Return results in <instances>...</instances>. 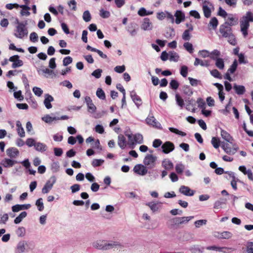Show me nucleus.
<instances>
[{"label":"nucleus","mask_w":253,"mask_h":253,"mask_svg":"<svg viewBox=\"0 0 253 253\" xmlns=\"http://www.w3.org/2000/svg\"><path fill=\"white\" fill-rule=\"evenodd\" d=\"M250 22H253V14L248 11L240 20L241 31L244 37H246L248 34V30L250 26Z\"/></svg>","instance_id":"1"},{"label":"nucleus","mask_w":253,"mask_h":253,"mask_svg":"<svg viewBox=\"0 0 253 253\" xmlns=\"http://www.w3.org/2000/svg\"><path fill=\"white\" fill-rule=\"evenodd\" d=\"M15 23L16 24L14 31V35L17 38L23 39L26 37L28 34V31L26 27V24L20 22L18 19H16Z\"/></svg>","instance_id":"2"},{"label":"nucleus","mask_w":253,"mask_h":253,"mask_svg":"<svg viewBox=\"0 0 253 253\" xmlns=\"http://www.w3.org/2000/svg\"><path fill=\"white\" fill-rule=\"evenodd\" d=\"M123 246L121 243L117 241H107L105 240L104 251L110 250H121Z\"/></svg>","instance_id":"3"},{"label":"nucleus","mask_w":253,"mask_h":253,"mask_svg":"<svg viewBox=\"0 0 253 253\" xmlns=\"http://www.w3.org/2000/svg\"><path fill=\"white\" fill-rule=\"evenodd\" d=\"M56 182V177L55 176H51L46 182L44 186L42 189L43 194L48 193L52 188L54 184Z\"/></svg>","instance_id":"4"},{"label":"nucleus","mask_w":253,"mask_h":253,"mask_svg":"<svg viewBox=\"0 0 253 253\" xmlns=\"http://www.w3.org/2000/svg\"><path fill=\"white\" fill-rule=\"evenodd\" d=\"M157 157L152 154H147L144 160L143 164L145 166H148L150 168H153L156 166V162Z\"/></svg>","instance_id":"5"},{"label":"nucleus","mask_w":253,"mask_h":253,"mask_svg":"<svg viewBox=\"0 0 253 253\" xmlns=\"http://www.w3.org/2000/svg\"><path fill=\"white\" fill-rule=\"evenodd\" d=\"M202 9L205 16L206 18H209L211 15V11L213 9V7L209 0H205L203 2Z\"/></svg>","instance_id":"6"},{"label":"nucleus","mask_w":253,"mask_h":253,"mask_svg":"<svg viewBox=\"0 0 253 253\" xmlns=\"http://www.w3.org/2000/svg\"><path fill=\"white\" fill-rule=\"evenodd\" d=\"M219 32L222 35V37L224 38H227L232 33V29L230 26L227 25V22H225L220 26Z\"/></svg>","instance_id":"7"},{"label":"nucleus","mask_w":253,"mask_h":253,"mask_svg":"<svg viewBox=\"0 0 253 253\" xmlns=\"http://www.w3.org/2000/svg\"><path fill=\"white\" fill-rule=\"evenodd\" d=\"M224 151L229 155H234L238 150L239 148L236 144L232 145V148L229 147L228 144L223 143L221 146Z\"/></svg>","instance_id":"8"},{"label":"nucleus","mask_w":253,"mask_h":253,"mask_svg":"<svg viewBox=\"0 0 253 253\" xmlns=\"http://www.w3.org/2000/svg\"><path fill=\"white\" fill-rule=\"evenodd\" d=\"M133 170L136 173L142 176L145 175L148 172L146 166L142 164L135 165L133 168Z\"/></svg>","instance_id":"9"},{"label":"nucleus","mask_w":253,"mask_h":253,"mask_svg":"<svg viewBox=\"0 0 253 253\" xmlns=\"http://www.w3.org/2000/svg\"><path fill=\"white\" fill-rule=\"evenodd\" d=\"M9 61L13 62L12 65V67L13 68L20 67L23 65V61L19 59V56L17 55L10 57L9 59Z\"/></svg>","instance_id":"10"},{"label":"nucleus","mask_w":253,"mask_h":253,"mask_svg":"<svg viewBox=\"0 0 253 253\" xmlns=\"http://www.w3.org/2000/svg\"><path fill=\"white\" fill-rule=\"evenodd\" d=\"M153 28V23L148 18H145L141 25V29L144 31H151Z\"/></svg>","instance_id":"11"},{"label":"nucleus","mask_w":253,"mask_h":253,"mask_svg":"<svg viewBox=\"0 0 253 253\" xmlns=\"http://www.w3.org/2000/svg\"><path fill=\"white\" fill-rule=\"evenodd\" d=\"M207 249L208 250L216 251L224 253H228L235 251V249L232 248L218 247L214 246L208 247Z\"/></svg>","instance_id":"12"},{"label":"nucleus","mask_w":253,"mask_h":253,"mask_svg":"<svg viewBox=\"0 0 253 253\" xmlns=\"http://www.w3.org/2000/svg\"><path fill=\"white\" fill-rule=\"evenodd\" d=\"M162 148L163 153L168 154L174 150V145L172 142L167 141L162 145Z\"/></svg>","instance_id":"13"},{"label":"nucleus","mask_w":253,"mask_h":253,"mask_svg":"<svg viewBox=\"0 0 253 253\" xmlns=\"http://www.w3.org/2000/svg\"><path fill=\"white\" fill-rule=\"evenodd\" d=\"M28 247V243L25 241H20L16 247V253H23L28 251L27 249Z\"/></svg>","instance_id":"14"},{"label":"nucleus","mask_w":253,"mask_h":253,"mask_svg":"<svg viewBox=\"0 0 253 253\" xmlns=\"http://www.w3.org/2000/svg\"><path fill=\"white\" fill-rule=\"evenodd\" d=\"M146 123L153 127L160 128L161 127V124L156 120L154 116H149L146 119Z\"/></svg>","instance_id":"15"},{"label":"nucleus","mask_w":253,"mask_h":253,"mask_svg":"<svg viewBox=\"0 0 253 253\" xmlns=\"http://www.w3.org/2000/svg\"><path fill=\"white\" fill-rule=\"evenodd\" d=\"M179 192L187 196H192L194 194V191L190 189L188 187L186 186H181L179 189Z\"/></svg>","instance_id":"16"},{"label":"nucleus","mask_w":253,"mask_h":253,"mask_svg":"<svg viewBox=\"0 0 253 253\" xmlns=\"http://www.w3.org/2000/svg\"><path fill=\"white\" fill-rule=\"evenodd\" d=\"M174 17H175L174 22L177 24H180L185 20V14L180 10H176L175 11L174 13Z\"/></svg>","instance_id":"17"},{"label":"nucleus","mask_w":253,"mask_h":253,"mask_svg":"<svg viewBox=\"0 0 253 253\" xmlns=\"http://www.w3.org/2000/svg\"><path fill=\"white\" fill-rule=\"evenodd\" d=\"M193 218V216H187V217H176L174 218V223L175 224H182L187 223L191 219Z\"/></svg>","instance_id":"18"},{"label":"nucleus","mask_w":253,"mask_h":253,"mask_svg":"<svg viewBox=\"0 0 253 253\" xmlns=\"http://www.w3.org/2000/svg\"><path fill=\"white\" fill-rule=\"evenodd\" d=\"M105 240H98L92 243V247L96 249L104 251Z\"/></svg>","instance_id":"19"},{"label":"nucleus","mask_w":253,"mask_h":253,"mask_svg":"<svg viewBox=\"0 0 253 253\" xmlns=\"http://www.w3.org/2000/svg\"><path fill=\"white\" fill-rule=\"evenodd\" d=\"M194 65L195 66L200 65L202 67H208L210 65V62L208 60H202L198 58H196Z\"/></svg>","instance_id":"20"},{"label":"nucleus","mask_w":253,"mask_h":253,"mask_svg":"<svg viewBox=\"0 0 253 253\" xmlns=\"http://www.w3.org/2000/svg\"><path fill=\"white\" fill-rule=\"evenodd\" d=\"M220 135L221 137L224 140L230 143H232V142L234 141V139L231 135L228 132L223 129H221Z\"/></svg>","instance_id":"21"},{"label":"nucleus","mask_w":253,"mask_h":253,"mask_svg":"<svg viewBox=\"0 0 253 253\" xmlns=\"http://www.w3.org/2000/svg\"><path fill=\"white\" fill-rule=\"evenodd\" d=\"M42 120L47 124H51L53 122L59 120V117L51 116L50 115H46L42 118Z\"/></svg>","instance_id":"22"},{"label":"nucleus","mask_w":253,"mask_h":253,"mask_svg":"<svg viewBox=\"0 0 253 253\" xmlns=\"http://www.w3.org/2000/svg\"><path fill=\"white\" fill-rule=\"evenodd\" d=\"M130 97L138 107L141 105V99L140 97L136 94L135 91H132L130 92Z\"/></svg>","instance_id":"23"},{"label":"nucleus","mask_w":253,"mask_h":253,"mask_svg":"<svg viewBox=\"0 0 253 253\" xmlns=\"http://www.w3.org/2000/svg\"><path fill=\"white\" fill-rule=\"evenodd\" d=\"M17 162L10 159L5 158L1 162V165L5 168L12 167Z\"/></svg>","instance_id":"24"},{"label":"nucleus","mask_w":253,"mask_h":253,"mask_svg":"<svg viewBox=\"0 0 253 253\" xmlns=\"http://www.w3.org/2000/svg\"><path fill=\"white\" fill-rule=\"evenodd\" d=\"M53 101V97L48 94H46L45 95V99L43 102L44 105H45V107L47 109H49L52 108V106L51 104V102H52Z\"/></svg>","instance_id":"25"},{"label":"nucleus","mask_w":253,"mask_h":253,"mask_svg":"<svg viewBox=\"0 0 253 253\" xmlns=\"http://www.w3.org/2000/svg\"><path fill=\"white\" fill-rule=\"evenodd\" d=\"M218 24V20L216 17H212L210 20L209 23L208 25V29L209 30H215Z\"/></svg>","instance_id":"26"},{"label":"nucleus","mask_w":253,"mask_h":253,"mask_svg":"<svg viewBox=\"0 0 253 253\" xmlns=\"http://www.w3.org/2000/svg\"><path fill=\"white\" fill-rule=\"evenodd\" d=\"M213 85L218 88L219 98L220 100L222 102L225 98L223 85L219 83H214Z\"/></svg>","instance_id":"27"},{"label":"nucleus","mask_w":253,"mask_h":253,"mask_svg":"<svg viewBox=\"0 0 253 253\" xmlns=\"http://www.w3.org/2000/svg\"><path fill=\"white\" fill-rule=\"evenodd\" d=\"M162 165L165 169L168 170H170L173 168V163L168 159H165L162 161Z\"/></svg>","instance_id":"28"},{"label":"nucleus","mask_w":253,"mask_h":253,"mask_svg":"<svg viewBox=\"0 0 253 253\" xmlns=\"http://www.w3.org/2000/svg\"><path fill=\"white\" fill-rule=\"evenodd\" d=\"M30 207V204L16 205L12 207V210L13 212H18L22 210L28 209Z\"/></svg>","instance_id":"29"},{"label":"nucleus","mask_w":253,"mask_h":253,"mask_svg":"<svg viewBox=\"0 0 253 253\" xmlns=\"http://www.w3.org/2000/svg\"><path fill=\"white\" fill-rule=\"evenodd\" d=\"M6 154L8 157L15 158L18 155L19 151L16 148H11L7 149Z\"/></svg>","instance_id":"30"},{"label":"nucleus","mask_w":253,"mask_h":253,"mask_svg":"<svg viewBox=\"0 0 253 253\" xmlns=\"http://www.w3.org/2000/svg\"><path fill=\"white\" fill-rule=\"evenodd\" d=\"M118 144L122 149H124L127 145L126 138L123 134H120L118 136Z\"/></svg>","instance_id":"31"},{"label":"nucleus","mask_w":253,"mask_h":253,"mask_svg":"<svg viewBox=\"0 0 253 253\" xmlns=\"http://www.w3.org/2000/svg\"><path fill=\"white\" fill-rule=\"evenodd\" d=\"M16 126L17 127L16 130L18 135L21 137H24L25 135V133L22 124L19 121H16Z\"/></svg>","instance_id":"32"},{"label":"nucleus","mask_w":253,"mask_h":253,"mask_svg":"<svg viewBox=\"0 0 253 253\" xmlns=\"http://www.w3.org/2000/svg\"><path fill=\"white\" fill-rule=\"evenodd\" d=\"M159 203H158L152 202L148 203L146 205L150 208L153 212H154L158 211L160 210L161 207L159 205Z\"/></svg>","instance_id":"33"},{"label":"nucleus","mask_w":253,"mask_h":253,"mask_svg":"<svg viewBox=\"0 0 253 253\" xmlns=\"http://www.w3.org/2000/svg\"><path fill=\"white\" fill-rule=\"evenodd\" d=\"M233 89L235 90L236 93L239 95L243 94L245 92V87L243 85H237L235 84L233 86Z\"/></svg>","instance_id":"34"},{"label":"nucleus","mask_w":253,"mask_h":253,"mask_svg":"<svg viewBox=\"0 0 253 253\" xmlns=\"http://www.w3.org/2000/svg\"><path fill=\"white\" fill-rule=\"evenodd\" d=\"M244 253H253V241H248L246 243Z\"/></svg>","instance_id":"35"},{"label":"nucleus","mask_w":253,"mask_h":253,"mask_svg":"<svg viewBox=\"0 0 253 253\" xmlns=\"http://www.w3.org/2000/svg\"><path fill=\"white\" fill-rule=\"evenodd\" d=\"M34 147L37 151L41 152L45 151L47 148L45 144L41 142H36Z\"/></svg>","instance_id":"36"},{"label":"nucleus","mask_w":253,"mask_h":253,"mask_svg":"<svg viewBox=\"0 0 253 253\" xmlns=\"http://www.w3.org/2000/svg\"><path fill=\"white\" fill-rule=\"evenodd\" d=\"M178 54L174 51L169 52V60L170 61L177 62L179 59Z\"/></svg>","instance_id":"37"},{"label":"nucleus","mask_w":253,"mask_h":253,"mask_svg":"<svg viewBox=\"0 0 253 253\" xmlns=\"http://www.w3.org/2000/svg\"><path fill=\"white\" fill-rule=\"evenodd\" d=\"M220 54V52L219 50L214 49L211 52V55L210 56V57L211 59L215 61L217 59L219 58Z\"/></svg>","instance_id":"38"},{"label":"nucleus","mask_w":253,"mask_h":253,"mask_svg":"<svg viewBox=\"0 0 253 253\" xmlns=\"http://www.w3.org/2000/svg\"><path fill=\"white\" fill-rule=\"evenodd\" d=\"M198 55L203 58L210 57L211 55V52L209 50L203 49L199 50L198 52Z\"/></svg>","instance_id":"39"},{"label":"nucleus","mask_w":253,"mask_h":253,"mask_svg":"<svg viewBox=\"0 0 253 253\" xmlns=\"http://www.w3.org/2000/svg\"><path fill=\"white\" fill-rule=\"evenodd\" d=\"M218 237L220 239H228L232 237V234L229 231H224L219 233Z\"/></svg>","instance_id":"40"},{"label":"nucleus","mask_w":253,"mask_h":253,"mask_svg":"<svg viewBox=\"0 0 253 253\" xmlns=\"http://www.w3.org/2000/svg\"><path fill=\"white\" fill-rule=\"evenodd\" d=\"M27 212L26 211L22 212L17 217L14 219V223L15 224H18L21 222V221L27 216Z\"/></svg>","instance_id":"41"},{"label":"nucleus","mask_w":253,"mask_h":253,"mask_svg":"<svg viewBox=\"0 0 253 253\" xmlns=\"http://www.w3.org/2000/svg\"><path fill=\"white\" fill-rule=\"evenodd\" d=\"M134 145L136 144H141L143 142V138L141 134L139 133L134 135Z\"/></svg>","instance_id":"42"},{"label":"nucleus","mask_w":253,"mask_h":253,"mask_svg":"<svg viewBox=\"0 0 253 253\" xmlns=\"http://www.w3.org/2000/svg\"><path fill=\"white\" fill-rule=\"evenodd\" d=\"M153 13L152 11H147L146 9L144 7H141L138 11V14L141 16H144L146 15H151Z\"/></svg>","instance_id":"43"},{"label":"nucleus","mask_w":253,"mask_h":253,"mask_svg":"<svg viewBox=\"0 0 253 253\" xmlns=\"http://www.w3.org/2000/svg\"><path fill=\"white\" fill-rule=\"evenodd\" d=\"M126 136L128 138V141L127 144L133 148L134 145V135L128 133H126Z\"/></svg>","instance_id":"44"},{"label":"nucleus","mask_w":253,"mask_h":253,"mask_svg":"<svg viewBox=\"0 0 253 253\" xmlns=\"http://www.w3.org/2000/svg\"><path fill=\"white\" fill-rule=\"evenodd\" d=\"M215 65L218 69L222 70L224 68V62L223 59L219 58L215 60Z\"/></svg>","instance_id":"45"},{"label":"nucleus","mask_w":253,"mask_h":253,"mask_svg":"<svg viewBox=\"0 0 253 253\" xmlns=\"http://www.w3.org/2000/svg\"><path fill=\"white\" fill-rule=\"evenodd\" d=\"M175 100L177 104L180 107V108H182L184 105V100L179 94H175Z\"/></svg>","instance_id":"46"},{"label":"nucleus","mask_w":253,"mask_h":253,"mask_svg":"<svg viewBox=\"0 0 253 253\" xmlns=\"http://www.w3.org/2000/svg\"><path fill=\"white\" fill-rule=\"evenodd\" d=\"M228 20H229V22H227L229 26L236 25L238 22V19H235L232 14L228 15Z\"/></svg>","instance_id":"47"},{"label":"nucleus","mask_w":253,"mask_h":253,"mask_svg":"<svg viewBox=\"0 0 253 253\" xmlns=\"http://www.w3.org/2000/svg\"><path fill=\"white\" fill-rule=\"evenodd\" d=\"M17 235L19 237H23L26 234V229L23 227H19L16 231Z\"/></svg>","instance_id":"48"},{"label":"nucleus","mask_w":253,"mask_h":253,"mask_svg":"<svg viewBox=\"0 0 253 253\" xmlns=\"http://www.w3.org/2000/svg\"><path fill=\"white\" fill-rule=\"evenodd\" d=\"M211 143L213 147L215 149H217L220 146V141L219 138L215 137H213L211 139Z\"/></svg>","instance_id":"49"},{"label":"nucleus","mask_w":253,"mask_h":253,"mask_svg":"<svg viewBox=\"0 0 253 253\" xmlns=\"http://www.w3.org/2000/svg\"><path fill=\"white\" fill-rule=\"evenodd\" d=\"M36 205L39 211H42L44 209L42 199L41 198L38 199L36 202Z\"/></svg>","instance_id":"50"},{"label":"nucleus","mask_w":253,"mask_h":253,"mask_svg":"<svg viewBox=\"0 0 253 253\" xmlns=\"http://www.w3.org/2000/svg\"><path fill=\"white\" fill-rule=\"evenodd\" d=\"M60 165L59 162H54L51 165V169L53 172H57L59 170Z\"/></svg>","instance_id":"51"},{"label":"nucleus","mask_w":253,"mask_h":253,"mask_svg":"<svg viewBox=\"0 0 253 253\" xmlns=\"http://www.w3.org/2000/svg\"><path fill=\"white\" fill-rule=\"evenodd\" d=\"M169 129L171 132L174 133L176 134L181 135L182 136H185L186 135V133L185 132L179 130L178 129L175 128L174 127H169Z\"/></svg>","instance_id":"52"},{"label":"nucleus","mask_w":253,"mask_h":253,"mask_svg":"<svg viewBox=\"0 0 253 253\" xmlns=\"http://www.w3.org/2000/svg\"><path fill=\"white\" fill-rule=\"evenodd\" d=\"M183 46L185 49L187 50L189 53H192L193 52L194 48L192 43L187 42L184 43Z\"/></svg>","instance_id":"53"},{"label":"nucleus","mask_w":253,"mask_h":253,"mask_svg":"<svg viewBox=\"0 0 253 253\" xmlns=\"http://www.w3.org/2000/svg\"><path fill=\"white\" fill-rule=\"evenodd\" d=\"M185 169L184 166L181 163H179L175 166V170L177 173L181 174L183 172Z\"/></svg>","instance_id":"54"},{"label":"nucleus","mask_w":253,"mask_h":253,"mask_svg":"<svg viewBox=\"0 0 253 253\" xmlns=\"http://www.w3.org/2000/svg\"><path fill=\"white\" fill-rule=\"evenodd\" d=\"M96 95L97 96L102 100L105 99V94L104 91L100 88L97 89L96 91Z\"/></svg>","instance_id":"55"},{"label":"nucleus","mask_w":253,"mask_h":253,"mask_svg":"<svg viewBox=\"0 0 253 253\" xmlns=\"http://www.w3.org/2000/svg\"><path fill=\"white\" fill-rule=\"evenodd\" d=\"M104 161L102 159H94L92 162V166L93 167H96L102 165Z\"/></svg>","instance_id":"56"},{"label":"nucleus","mask_w":253,"mask_h":253,"mask_svg":"<svg viewBox=\"0 0 253 253\" xmlns=\"http://www.w3.org/2000/svg\"><path fill=\"white\" fill-rule=\"evenodd\" d=\"M237 66V61L236 60H235L230 67L228 69V72H230L231 74H233L236 71Z\"/></svg>","instance_id":"57"},{"label":"nucleus","mask_w":253,"mask_h":253,"mask_svg":"<svg viewBox=\"0 0 253 253\" xmlns=\"http://www.w3.org/2000/svg\"><path fill=\"white\" fill-rule=\"evenodd\" d=\"M83 18L85 22H89L91 20V15L88 10L85 11L83 15Z\"/></svg>","instance_id":"58"},{"label":"nucleus","mask_w":253,"mask_h":253,"mask_svg":"<svg viewBox=\"0 0 253 253\" xmlns=\"http://www.w3.org/2000/svg\"><path fill=\"white\" fill-rule=\"evenodd\" d=\"M226 200L223 202L220 200H217L215 201L214 203L213 208L215 209H219L221 208L222 204H226Z\"/></svg>","instance_id":"59"},{"label":"nucleus","mask_w":253,"mask_h":253,"mask_svg":"<svg viewBox=\"0 0 253 253\" xmlns=\"http://www.w3.org/2000/svg\"><path fill=\"white\" fill-rule=\"evenodd\" d=\"M68 4L70 9L73 11L77 10V2L75 0H71L68 2Z\"/></svg>","instance_id":"60"},{"label":"nucleus","mask_w":253,"mask_h":253,"mask_svg":"<svg viewBox=\"0 0 253 253\" xmlns=\"http://www.w3.org/2000/svg\"><path fill=\"white\" fill-rule=\"evenodd\" d=\"M14 97L19 101H22L24 99L23 96L22 95L21 91L19 90L14 91L13 94Z\"/></svg>","instance_id":"61"},{"label":"nucleus","mask_w":253,"mask_h":253,"mask_svg":"<svg viewBox=\"0 0 253 253\" xmlns=\"http://www.w3.org/2000/svg\"><path fill=\"white\" fill-rule=\"evenodd\" d=\"M211 74L214 77V78L221 79L222 76L221 74L218 72V71L216 69H214L210 72Z\"/></svg>","instance_id":"62"},{"label":"nucleus","mask_w":253,"mask_h":253,"mask_svg":"<svg viewBox=\"0 0 253 253\" xmlns=\"http://www.w3.org/2000/svg\"><path fill=\"white\" fill-rule=\"evenodd\" d=\"M227 38L228 39V42L231 44L235 45L236 44L237 42L236 39L232 33H231Z\"/></svg>","instance_id":"63"},{"label":"nucleus","mask_w":253,"mask_h":253,"mask_svg":"<svg viewBox=\"0 0 253 253\" xmlns=\"http://www.w3.org/2000/svg\"><path fill=\"white\" fill-rule=\"evenodd\" d=\"M33 91L38 96H41L43 93V91L41 88L36 86L33 88Z\"/></svg>","instance_id":"64"}]
</instances>
